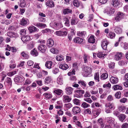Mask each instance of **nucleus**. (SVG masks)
Masks as SVG:
<instances>
[{
  "label": "nucleus",
  "instance_id": "obj_1",
  "mask_svg": "<svg viewBox=\"0 0 128 128\" xmlns=\"http://www.w3.org/2000/svg\"><path fill=\"white\" fill-rule=\"evenodd\" d=\"M105 112L107 113H110L112 110L115 108V106L114 103L109 102L106 103L105 104Z\"/></svg>",
  "mask_w": 128,
  "mask_h": 128
},
{
  "label": "nucleus",
  "instance_id": "obj_2",
  "mask_svg": "<svg viewBox=\"0 0 128 128\" xmlns=\"http://www.w3.org/2000/svg\"><path fill=\"white\" fill-rule=\"evenodd\" d=\"M84 75L85 76H87L92 72V68L87 66H85L84 68Z\"/></svg>",
  "mask_w": 128,
  "mask_h": 128
},
{
  "label": "nucleus",
  "instance_id": "obj_3",
  "mask_svg": "<svg viewBox=\"0 0 128 128\" xmlns=\"http://www.w3.org/2000/svg\"><path fill=\"white\" fill-rule=\"evenodd\" d=\"M38 49L41 52L44 53L46 51V47L44 44H40L39 45L38 47Z\"/></svg>",
  "mask_w": 128,
  "mask_h": 128
},
{
  "label": "nucleus",
  "instance_id": "obj_4",
  "mask_svg": "<svg viewBox=\"0 0 128 128\" xmlns=\"http://www.w3.org/2000/svg\"><path fill=\"white\" fill-rule=\"evenodd\" d=\"M111 4L113 6L116 7H118L121 6V2L119 0H112Z\"/></svg>",
  "mask_w": 128,
  "mask_h": 128
},
{
  "label": "nucleus",
  "instance_id": "obj_5",
  "mask_svg": "<svg viewBox=\"0 0 128 128\" xmlns=\"http://www.w3.org/2000/svg\"><path fill=\"white\" fill-rule=\"evenodd\" d=\"M123 56V54L122 52H116L114 56V59L116 60H119L121 59Z\"/></svg>",
  "mask_w": 128,
  "mask_h": 128
},
{
  "label": "nucleus",
  "instance_id": "obj_6",
  "mask_svg": "<svg viewBox=\"0 0 128 128\" xmlns=\"http://www.w3.org/2000/svg\"><path fill=\"white\" fill-rule=\"evenodd\" d=\"M65 92L67 95H70L72 94L73 89L71 87L68 86L65 88Z\"/></svg>",
  "mask_w": 128,
  "mask_h": 128
},
{
  "label": "nucleus",
  "instance_id": "obj_7",
  "mask_svg": "<svg viewBox=\"0 0 128 128\" xmlns=\"http://www.w3.org/2000/svg\"><path fill=\"white\" fill-rule=\"evenodd\" d=\"M71 100V97L67 95H64L62 96V100L64 102H69Z\"/></svg>",
  "mask_w": 128,
  "mask_h": 128
},
{
  "label": "nucleus",
  "instance_id": "obj_8",
  "mask_svg": "<svg viewBox=\"0 0 128 128\" xmlns=\"http://www.w3.org/2000/svg\"><path fill=\"white\" fill-rule=\"evenodd\" d=\"M80 111V109L78 106H75L72 108V112L74 114H76L79 113Z\"/></svg>",
  "mask_w": 128,
  "mask_h": 128
},
{
  "label": "nucleus",
  "instance_id": "obj_9",
  "mask_svg": "<svg viewBox=\"0 0 128 128\" xmlns=\"http://www.w3.org/2000/svg\"><path fill=\"white\" fill-rule=\"evenodd\" d=\"M46 4L47 6L50 8H52L54 6V2L52 0H48L46 2Z\"/></svg>",
  "mask_w": 128,
  "mask_h": 128
},
{
  "label": "nucleus",
  "instance_id": "obj_10",
  "mask_svg": "<svg viewBox=\"0 0 128 128\" xmlns=\"http://www.w3.org/2000/svg\"><path fill=\"white\" fill-rule=\"evenodd\" d=\"M53 92L54 93L58 95L62 96L63 94V91L59 89H56L54 90Z\"/></svg>",
  "mask_w": 128,
  "mask_h": 128
},
{
  "label": "nucleus",
  "instance_id": "obj_11",
  "mask_svg": "<svg viewBox=\"0 0 128 128\" xmlns=\"http://www.w3.org/2000/svg\"><path fill=\"white\" fill-rule=\"evenodd\" d=\"M106 11L108 14L110 15L114 13L115 10L109 7H108L106 9Z\"/></svg>",
  "mask_w": 128,
  "mask_h": 128
},
{
  "label": "nucleus",
  "instance_id": "obj_12",
  "mask_svg": "<svg viewBox=\"0 0 128 128\" xmlns=\"http://www.w3.org/2000/svg\"><path fill=\"white\" fill-rule=\"evenodd\" d=\"M108 44V42L106 39H104L103 40L102 46L103 49L104 50H106Z\"/></svg>",
  "mask_w": 128,
  "mask_h": 128
},
{
  "label": "nucleus",
  "instance_id": "obj_13",
  "mask_svg": "<svg viewBox=\"0 0 128 128\" xmlns=\"http://www.w3.org/2000/svg\"><path fill=\"white\" fill-rule=\"evenodd\" d=\"M124 14L121 12H118L117 14L116 17V20H119L124 17Z\"/></svg>",
  "mask_w": 128,
  "mask_h": 128
},
{
  "label": "nucleus",
  "instance_id": "obj_14",
  "mask_svg": "<svg viewBox=\"0 0 128 128\" xmlns=\"http://www.w3.org/2000/svg\"><path fill=\"white\" fill-rule=\"evenodd\" d=\"M30 39V36L28 35L22 36L21 38V40L24 43L28 41Z\"/></svg>",
  "mask_w": 128,
  "mask_h": 128
},
{
  "label": "nucleus",
  "instance_id": "obj_15",
  "mask_svg": "<svg viewBox=\"0 0 128 128\" xmlns=\"http://www.w3.org/2000/svg\"><path fill=\"white\" fill-rule=\"evenodd\" d=\"M54 44V42L53 40L51 38L48 39L47 42V46L49 47H50L52 46Z\"/></svg>",
  "mask_w": 128,
  "mask_h": 128
},
{
  "label": "nucleus",
  "instance_id": "obj_16",
  "mask_svg": "<svg viewBox=\"0 0 128 128\" xmlns=\"http://www.w3.org/2000/svg\"><path fill=\"white\" fill-rule=\"evenodd\" d=\"M114 30L116 33L119 34H121L122 32V28L118 26H116L114 27Z\"/></svg>",
  "mask_w": 128,
  "mask_h": 128
},
{
  "label": "nucleus",
  "instance_id": "obj_17",
  "mask_svg": "<svg viewBox=\"0 0 128 128\" xmlns=\"http://www.w3.org/2000/svg\"><path fill=\"white\" fill-rule=\"evenodd\" d=\"M72 12V10L70 9L69 8H68L62 10V13L64 15L68 14L69 13H71Z\"/></svg>",
  "mask_w": 128,
  "mask_h": 128
},
{
  "label": "nucleus",
  "instance_id": "obj_18",
  "mask_svg": "<svg viewBox=\"0 0 128 128\" xmlns=\"http://www.w3.org/2000/svg\"><path fill=\"white\" fill-rule=\"evenodd\" d=\"M105 119L107 122L110 124H113L114 122V119L111 117L105 118Z\"/></svg>",
  "mask_w": 128,
  "mask_h": 128
},
{
  "label": "nucleus",
  "instance_id": "obj_19",
  "mask_svg": "<svg viewBox=\"0 0 128 128\" xmlns=\"http://www.w3.org/2000/svg\"><path fill=\"white\" fill-rule=\"evenodd\" d=\"M76 93L77 94L76 95V97L80 98L82 96V94H84V91L83 90H77L76 91Z\"/></svg>",
  "mask_w": 128,
  "mask_h": 128
},
{
  "label": "nucleus",
  "instance_id": "obj_20",
  "mask_svg": "<svg viewBox=\"0 0 128 128\" xmlns=\"http://www.w3.org/2000/svg\"><path fill=\"white\" fill-rule=\"evenodd\" d=\"M34 25L37 27L42 28H45L46 26V25L45 24L39 22L35 23L34 24Z\"/></svg>",
  "mask_w": 128,
  "mask_h": 128
},
{
  "label": "nucleus",
  "instance_id": "obj_21",
  "mask_svg": "<svg viewBox=\"0 0 128 128\" xmlns=\"http://www.w3.org/2000/svg\"><path fill=\"white\" fill-rule=\"evenodd\" d=\"M28 21L26 19L22 18L20 20V23L21 25L25 26L28 23Z\"/></svg>",
  "mask_w": 128,
  "mask_h": 128
},
{
  "label": "nucleus",
  "instance_id": "obj_22",
  "mask_svg": "<svg viewBox=\"0 0 128 128\" xmlns=\"http://www.w3.org/2000/svg\"><path fill=\"white\" fill-rule=\"evenodd\" d=\"M54 26L57 29H59L63 27L62 24L60 22H55L54 24Z\"/></svg>",
  "mask_w": 128,
  "mask_h": 128
},
{
  "label": "nucleus",
  "instance_id": "obj_23",
  "mask_svg": "<svg viewBox=\"0 0 128 128\" xmlns=\"http://www.w3.org/2000/svg\"><path fill=\"white\" fill-rule=\"evenodd\" d=\"M28 30L30 33L38 31V28L34 26L30 27L29 28Z\"/></svg>",
  "mask_w": 128,
  "mask_h": 128
},
{
  "label": "nucleus",
  "instance_id": "obj_24",
  "mask_svg": "<svg viewBox=\"0 0 128 128\" xmlns=\"http://www.w3.org/2000/svg\"><path fill=\"white\" fill-rule=\"evenodd\" d=\"M83 41V39L79 37L75 38L74 39V42L78 43H81Z\"/></svg>",
  "mask_w": 128,
  "mask_h": 128
},
{
  "label": "nucleus",
  "instance_id": "obj_25",
  "mask_svg": "<svg viewBox=\"0 0 128 128\" xmlns=\"http://www.w3.org/2000/svg\"><path fill=\"white\" fill-rule=\"evenodd\" d=\"M77 34L78 36L82 37H84L86 35V32L85 31L78 32Z\"/></svg>",
  "mask_w": 128,
  "mask_h": 128
},
{
  "label": "nucleus",
  "instance_id": "obj_26",
  "mask_svg": "<svg viewBox=\"0 0 128 128\" xmlns=\"http://www.w3.org/2000/svg\"><path fill=\"white\" fill-rule=\"evenodd\" d=\"M52 64V61H47L46 63L45 66L47 68L50 69L51 68Z\"/></svg>",
  "mask_w": 128,
  "mask_h": 128
},
{
  "label": "nucleus",
  "instance_id": "obj_27",
  "mask_svg": "<svg viewBox=\"0 0 128 128\" xmlns=\"http://www.w3.org/2000/svg\"><path fill=\"white\" fill-rule=\"evenodd\" d=\"M113 88L114 90H121L122 89L121 86L118 84L114 85L113 86Z\"/></svg>",
  "mask_w": 128,
  "mask_h": 128
},
{
  "label": "nucleus",
  "instance_id": "obj_28",
  "mask_svg": "<svg viewBox=\"0 0 128 128\" xmlns=\"http://www.w3.org/2000/svg\"><path fill=\"white\" fill-rule=\"evenodd\" d=\"M61 30L62 36H66L68 33L67 30L66 28H63Z\"/></svg>",
  "mask_w": 128,
  "mask_h": 128
},
{
  "label": "nucleus",
  "instance_id": "obj_29",
  "mask_svg": "<svg viewBox=\"0 0 128 128\" xmlns=\"http://www.w3.org/2000/svg\"><path fill=\"white\" fill-rule=\"evenodd\" d=\"M95 39L93 36H91L88 38V41L89 42L94 43L95 42Z\"/></svg>",
  "mask_w": 128,
  "mask_h": 128
},
{
  "label": "nucleus",
  "instance_id": "obj_30",
  "mask_svg": "<svg viewBox=\"0 0 128 128\" xmlns=\"http://www.w3.org/2000/svg\"><path fill=\"white\" fill-rule=\"evenodd\" d=\"M59 68L61 69L64 70H66L68 68V65L66 64H63L60 65L59 66Z\"/></svg>",
  "mask_w": 128,
  "mask_h": 128
},
{
  "label": "nucleus",
  "instance_id": "obj_31",
  "mask_svg": "<svg viewBox=\"0 0 128 128\" xmlns=\"http://www.w3.org/2000/svg\"><path fill=\"white\" fill-rule=\"evenodd\" d=\"M44 96H45L46 98H50L52 97V96L50 93H45L43 94Z\"/></svg>",
  "mask_w": 128,
  "mask_h": 128
},
{
  "label": "nucleus",
  "instance_id": "obj_32",
  "mask_svg": "<svg viewBox=\"0 0 128 128\" xmlns=\"http://www.w3.org/2000/svg\"><path fill=\"white\" fill-rule=\"evenodd\" d=\"M31 54L34 56H36L38 54V52L35 48L31 51Z\"/></svg>",
  "mask_w": 128,
  "mask_h": 128
},
{
  "label": "nucleus",
  "instance_id": "obj_33",
  "mask_svg": "<svg viewBox=\"0 0 128 128\" xmlns=\"http://www.w3.org/2000/svg\"><path fill=\"white\" fill-rule=\"evenodd\" d=\"M83 58L85 63H87L88 62V60L90 59L89 56L86 54L84 55Z\"/></svg>",
  "mask_w": 128,
  "mask_h": 128
},
{
  "label": "nucleus",
  "instance_id": "obj_34",
  "mask_svg": "<svg viewBox=\"0 0 128 128\" xmlns=\"http://www.w3.org/2000/svg\"><path fill=\"white\" fill-rule=\"evenodd\" d=\"M126 117V116L125 115L122 114L119 116V118L120 120L122 122L125 119Z\"/></svg>",
  "mask_w": 128,
  "mask_h": 128
},
{
  "label": "nucleus",
  "instance_id": "obj_35",
  "mask_svg": "<svg viewBox=\"0 0 128 128\" xmlns=\"http://www.w3.org/2000/svg\"><path fill=\"white\" fill-rule=\"evenodd\" d=\"M81 106L84 108H86L89 107L90 105L85 102H84L82 104Z\"/></svg>",
  "mask_w": 128,
  "mask_h": 128
},
{
  "label": "nucleus",
  "instance_id": "obj_36",
  "mask_svg": "<svg viewBox=\"0 0 128 128\" xmlns=\"http://www.w3.org/2000/svg\"><path fill=\"white\" fill-rule=\"evenodd\" d=\"M106 55V54H103L102 52H99L97 54V56L100 58H103L104 56Z\"/></svg>",
  "mask_w": 128,
  "mask_h": 128
},
{
  "label": "nucleus",
  "instance_id": "obj_37",
  "mask_svg": "<svg viewBox=\"0 0 128 128\" xmlns=\"http://www.w3.org/2000/svg\"><path fill=\"white\" fill-rule=\"evenodd\" d=\"M108 74L106 73H103L100 76L101 79L102 80L108 78Z\"/></svg>",
  "mask_w": 128,
  "mask_h": 128
},
{
  "label": "nucleus",
  "instance_id": "obj_38",
  "mask_svg": "<svg viewBox=\"0 0 128 128\" xmlns=\"http://www.w3.org/2000/svg\"><path fill=\"white\" fill-rule=\"evenodd\" d=\"M73 4L75 6L78 7L80 6V3L78 0H74L73 1Z\"/></svg>",
  "mask_w": 128,
  "mask_h": 128
},
{
  "label": "nucleus",
  "instance_id": "obj_39",
  "mask_svg": "<svg viewBox=\"0 0 128 128\" xmlns=\"http://www.w3.org/2000/svg\"><path fill=\"white\" fill-rule=\"evenodd\" d=\"M56 58L58 61L62 60L64 59L63 56L60 55H58L56 57Z\"/></svg>",
  "mask_w": 128,
  "mask_h": 128
},
{
  "label": "nucleus",
  "instance_id": "obj_40",
  "mask_svg": "<svg viewBox=\"0 0 128 128\" xmlns=\"http://www.w3.org/2000/svg\"><path fill=\"white\" fill-rule=\"evenodd\" d=\"M98 122L102 126V127L103 128L104 126V124L103 120L102 118H100L98 120Z\"/></svg>",
  "mask_w": 128,
  "mask_h": 128
},
{
  "label": "nucleus",
  "instance_id": "obj_41",
  "mask_svg": "<svg viewBox=\"0 0 128 128\" xmlns=\"http://www.w3.org/2000/svg\"><path fill=\"white\" fill-rule=\"evenodd\" d=\"M50 51L52 53L54 54H57L58 52V50L57 49L53 48L50 50Z\"/></svg>",
  "mask_w": 128,
  "mask_h": 128
},
{
  "label": "nucleus",
  "instance_id": "obj_42",
  "mask_svg": "<svg viewBox=\"0 0 128 128\" xmlns=\"http://www.w3.org/2000/svg\"><path fill=\"white\" fill-rule=\"evenodd\" d=\"M74 104L77 105H79L80 104V100L76 98L74 99L73 100Z\"/></svg>",
  "mask_w": 128,
  "mask_h": 128
},
{
  "label": "nucleus",
  "instance_id": "obj_43",
  "mask_svg": "<svg viewBox=\"0 0 128 128\" xmlns=\"http://www.w3.org/2000/svg\"><path fill=\"white\" fill-rule=\"evenodd\" d=\"M115 33L112 32H110L109 34V36L111 38H115Z\"/></svg>",
  "mask_w": 128,
  "mask_h": 128
},
{
  "label": "nucleus",
  "instance_id": "obj_44",
  "mask_svg": "<svg viewBox=\"0 0 128 128\" xmlns=\"http://www.w3.org/2000/svg\"><path fill=\"white\" fill-rule=\"evenodd\" d=\"M121 94V92H118L116 93L115 96L116 98H120Z\"/></svg>",
  "mask_w": 128,
  "mask_h": 128
},
{
  "label": "nucleus",
  "instance_id": "obj_45",
  "mask_svg": "<svg viewBox=\"0 0 128 128\" xmlns=\"http://www.w3.org/2000/svg\"><path fill=\"white\" fill-rule=\"evenodd\" d=\"M26 30L25 29H22L20 31V34L22 36H25L26 34Z\"/></svg>",
  "mask_w": 128,
  "mask_h": 128
},
{
  "label": "nucleus",
  "instance_id": "obj_46",
  "mask_svg": "<svg viewBox=\"0 0 128 128\" xmlns=\"http://www.w3.org/2000/svg\"><path fill=\"white\" fill-rule=\"evenodd\" d=\"M75 71L74 69H73L72 70H70L69 72H68V74L69 76H71L72 74H75Z\"/></svg>",
  "mask_w": 128,
  "mask_h": 128
},
{
  "label": "nucleus",
  "instance_id": "obj_47",
  "mask_svg": "<svg viewBox=\"0 0 128 128\" xmlns=\"http://www.w3.org/2000/svg\"><path fill=\"white\" fill-rule=\"evenodd\" d=\"M106 100L109 101H111L114 100V98L112 95H110L108 96Z\"/></svg>",
  "mask_w": 128,
  "mask_h": 128
},
{
  "label": "nucleus",
  "instance_id": "obj_48",
  "mask_svg": "<svg viewBox=\"0 0 128 128\" xmlns=\"http://www.w3.org/2000/svg\"><path fill=\"white\" fill-rule=\"evenodd\" d=\"M119 110L120 112H124L125 110V107L124 106H121L118 107Z\"/></svg>",
  "mask_w": 128,
  "mask_h": 128
},
{
  "label": "nucleus",
  "instance_id": "obj_49",
  "mask_svg": "<svg viewBox=\"0 0 128 128\" xmlns=\"http://www.w3.org/2000/svg\"><path fill=\"white\" fill-rule=\"evenodd\" d=\"M59 71L58 68H54L52 70L53 73L56 74L58 73Z\"/></svg>",
  "mask_w": 128,
  "mask_h": 128
},
{
  "label": "nucleus",
  "instance_id": "obj_50",
  "mask_svg": "<svg viewBox=\"0 0 128 128\" xmlns=\"http://www.w3.org/2000/svg\"><path fill=\"white\" fill-rule=\"evenodd\" d=\"M84 113L85 114H91V112L90 110V108H88L84 110Z\"/></svg>",
  "mask_w": 128,
  "mask_h": 128
},
{
  "label": "nucleus",
  "instance_id": "obj_51",
  "mask_svg": "<svg viewBox=\"0 0 128 128\" xmlns=\"http://www.w3.org/2000/svg\"><path fill=\"white\" fill-rule=\"evenodd\" d=\"M84 100L86 102L90 104L92 102V100L90 98H84Z\"/></svg>",
  "mask_w": 128,
  "mask_h": 128
},
{
  "label": "nucleus",
  "instance_id": "obj_52",
  "mask_svg": "<svg viewBox=\"0 0 128 128\" xmlns=\"http://www.w3.org/2000/svg\"><path fill=\"white\" fill-rule=\"evenodd\" d=\"M99 78V74L98 72H96L94 75V79L95 80H98Z\"/></svg>",
  "mask_w": 128,
  "mask_h": 128
},
{
  "label": "nucleus",
  "instance_id": "obj_53",
  "mask_svg": "<svg viewBox=\"0 0 128 128\" xmlns=\"http://www.w3.org/2000/svg\"><path fill=\"white\" fill-rule=\"evenodd\" d=\"M64 106L66 108H70L72 106V105L70 103L65 104Z\"/></svg>",
  "mask_w": 128,
  "mask_h": 128
},
{
  "label": "nucleus",
  "instance_id": "obj_54",
  "mask_svg": "<svg viewBox=\"0 0 128 128\" xmlns=\"http://www.w3.org/2000/svg\"><path fill=\"white\" fill-rule=\"evenodd\" d=\"M118 64L120 66H122L126 64L127 63L125 61H120L119 62Z\"/></svg>",
  "mask_w": 128,
  "mask_h": 128
},
{
  "label": "nucleus",
  "instance_id": "obj_55",
  "mask_svg": "<svg viewBox=\"0 0 128 128\" xmlns=\"http://www.w3.org/2000/svg\"><path fill=\"white\" fill-rule=\"evenodd\" d=\"M115 64L114 62H110L108 64L109 67L110 68H113L114 67Z\"/></svg>",
  "mask_w": 128,
  "mask_h": 128
},
{
  "label": "nucleus",
  "instance_id": "obj_56",
  "mask_svg": "<svg viewBox=\"0 0 128 128\" xmlns=\"http://www.w3.org/2000/svg\"><path fill=\"white\" fill-rule=\"evenodd\" d=\"M111 84L110 83H108L107 84H104L103 86V87L104 88H111Z\"/></svg>",
  "mask_w": 128,
  "mask_h": 128
},
{
  "label": "nucleus",
  "instance_id": "obj_57",
  "mask_svg": "<svg viewBox=\"0 0 128 128\" xmlns=\"http://www.w3.org/2000/svg\"><path fill=\"white\" fill-rule=\"evenodd\" d=\"M34 62L32 60H28L27 62V64L28 66H31L33 65Z\"/></svg>",
  "mask_w": 128,
  "mask_h": 128
},
{
  "label": "nucleus",
  "instance_id": "obj_58",
  "mask_svg": "<svg viewBox=\"0 0 128 128\" xmlns=\"http://www.w3.org/2000/svg\"><path fill=\"white\" fill-rule=\"evenodd\" d=\"M78 83L80 85H81L84 86H86V84L84 82L81 81L78 82Z\"/></svg>",
  "mask_w": 128,
  "mask_h": 128
},
{
  "label": "nucleus",
  "instance_id": "obj_59",
  "mask_svg": "<svg viewBox=\"0 0 128 128\" xmlns=\"http://www.w3.org/2000/svg\"><path fill=\"white\" fill-rule=\"evenodd\" d=\"M45 20V18L42 17H40L38 18V21L40 22H44Z\"/></svg>",
  "mask_w": 128,
  "mask_h": 128
},
{
  "label": "nucleus",
  "instance_id": "obj_60",
  "mask_svg": "<svg viewBox=\"0 0 128 128\" xmlns=\"http://www.w3.org/2000/svg\"><path fill=\"white\" fill-rule=\"evenodd\" d=\"M18 36V35L16 33L12 32V37L17 38Z\"/></svg>",
  "mask_w": 128,
  "mask_h": 128
},
{
  "label": "nucleus",
  "instance_id": "obj_61",
  "mask_svg": "<svg viewBox=\"0 0 128 128\" xmlns=\"http://www.w3.org/2000/svg\"><path fill=\"white\" fill-rule=\"evenodd\" d=\"M127 100V99L126 98H123L120 100V102L121 103H125Z\"/></svg>",
  "mask_w": 128,
  "mask_h": 128
},
{
  "label": "nucleus",
  "instance_id": "obj_62",
  "mask_svg": "<svg viewBox=\"0 0 128 128\" xmlns=\"http://www.w3.org/2000/svg\"><path fill=\"white\" fill-rule=\"evenodd\" d=\"M77 24V22L76 20L74 19H72L71 22V24L72 25H73L76 24Z\"/></svg>",
  "mask_w": 128,
  "mask_h": 128
},
{
  "label": "nucleus",
  "instance_id": "obj_63",
  "mask_svg": "<svg viewBox=\"0 0 128 128\" xmlns=\"http://www.w3.org/2000/svg\"><path fill=\"white\" fill-rule=\"evenodd\" d=\"M22 56L25 58H27L28 56V55L24 52H23L22 53Z\"/></svg>",
  "mask_w": 128,
  "mask_h": 128
},
{
  "label": "nucleus",
  "instance_id": "obj_64",
  "mask_svg": "<svg viewBox=\"0 0 128 128\" xmlns=\"http://www.w3.org/2000/svg\"><path fill=\"white\" fill-rule=\"evenodd\" d=\"M128 126V124L126 123H124L122 126V128H127Z\"/></svg>",
  "mask_w": 128,
  "mask_h": 128
}]
</instances>
